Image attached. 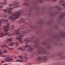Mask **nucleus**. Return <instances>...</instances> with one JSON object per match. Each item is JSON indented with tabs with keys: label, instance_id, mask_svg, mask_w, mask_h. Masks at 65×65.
Segmentation results:
<instances>
[{
	"label": "nucleus",
	"instance_id": "13",
	"mask_svg": "<svg viewBox=\"0 0 65 65\" xmlns=\"http://www.w3.org/2000/svg\"><path fill=\"white\" fill-rule=\"evenodd\" d=\"M20 2H15L14 3V6L15 5H17L18 4H19Z\"/></svg>",
	"mask_w": 65,
	"mask_h": 65
},
{
	"label": "nucleus",
	"instance_id": "4",
	"mask_svg": "<svg viewBox=\"0 0 65 65\" xmlns=\"http://www.w3.org/2000/svg\"><path fill=\"white\" fill-rule=\"evenodd\" d=\"M20 28H18L16 30H14V34H10L8 36V37H9L10 36H12V35H16V36H18L20 34V32H21L22 31H20Z\"/></svg>",
	"mask_w": 65,
	"mask_h": 65
},
{
	"label": "nucleus",
	"instance_id": "33",
	"mask_svg": "<svg viewBox=\"0 0 65 65\" xmlns=\"http://www.w3.org/2000/svg\"><path fill=\"white\" fill-rule=\"evenodd\" d=\"M2 63H4V61L2 60Z\"/></svg>",
	"mask_w": 65,
	"mask_h": 65
},
{
	"label": "nucleus",
	"instance_id": "12",
	"mask_svg": "<svg viewBox=\"0 0 65 65\" xmlns=\"http://www.w3.org/2000/svg\"><path fill=\"white\" fill-rule=\"evenodd\" d=\"M22 5H26V6L27 7H30V5H29V4L27 3L26 2H25L23 3L22 4Z\"/></svg>",
	"mask_w": 65,
	"mask_h": 65
},
{
	"label": "nucleus",
	"instance_id": "23",
	"mask_svg": "<svg viewBox=\"0 0 65 65\" xmlns=\"http://www.w3.org/2000/svg\"><path fill=\"white\" fill-rule=\"evenodd\" d=\"M60 2L61 3H63L64 2V1L63 0H61L60 1Z\"/></svg>",
	"mask_w": 65,
	"mask_h": 65
},
{
	"label": "nucleus",
	"instance_id": "40",
	"mask_svg": "<svg viewBox=\"0 0 65 65\" xmlns=\"http://www.w3.org/2000/svg\"><path fill=\"white\" fill-rule=\"evenodd\" d=\"M33 28V27H31V28Z\"/></svg>",
	"mask_w": 65,
	"mask_h": 65
},
{
	"label": "nucleus",
	"instance_id": "14",
	"mask_svg": "<svg viewBox=\"0 0 65 65\" xmlns=\"http://www.w3.org/2000/svg\"><path fill=\"white\" fill-rule=\"evenodd\" d=\"M3 51L4 53H7L8 52V51L6 49H4Z\"/></svg>",
	"mask_w": 65,
	"mask_h": 65
},
{
	"label": "nucleus",
	"instance_id": "38",
	"mask_svg": "<svg viewBox=\"0 0 65 65\" xmlns=\"http://www.w3.org/2000/svg\"><path fill=\"white\" fill-rule=\"evenodd\" d=\"M54 1H57V0H53Z\"/></svg>",
	"mask_w": 65,
	"mask_h": 65
},
{
	"label": "nucleus",
	"instance_id": "26",
	"mask_svg": "<svg viewBox=\"0 0 65 65\" xmlns=\"http://www.w3.org/2000/svg\"><path fill=\"white\" fill-rule=\"evenodd\" d=\"M62 5L63 6L64 8H65V4H62Z\"/></svg>",
	"mask_w": 65,
	"mask_h": 65
},
{
	"label": "nucleus",
	"instance_id": "6",
	"mask_svg": "<svg viewBox=\"0 0 65 65\" xmlns=\"http://www.w3.org/2000/svg\"><path fill=\"white\" fill-rule=\"evenodd\" d=\"M12 59L10 58V57L9 56H8L7 57L5 58L4 60V61L6 62H8V61H12Z\"/></svg>",
	"mask_w": 65,
	"mask_h": 65
},
{
	"label": "nucleus",
	"instance_id": "8",
	"mask_svg": "<svg viewBox=\"0 0 65 65\" xmlns=\"http://www.w3.org/2000/svg\"><path fill=\"white\" fill-rule=\"evenodd\" d=\"M32 38H31V39L30 38H28L27 39H24V41L25 42H30V40H32Z\"/></svg>",
	"mask_w": 65,
	"mask_h": 65
},
{
	"label": "nucleus",
	"instance_id": "32",
	"mask_svg": "<svg viewBox=\"0 0 65 65\" xmlns=\"http://www.w3.org/2000/svg\"><path fill=\"white\" fill-rule=\"evenodd\" d=\"M3 8V6H0V8Z\"/></svg>",
	"mask_w": 65,
	"mask_h": 65
},
{
	"label": "nucleus",
	"instance_id": "9",
	"mask_svg": "<svg viewBox=\"0 0 65 65\" xmlns=\"http://www.w3.org/2000/svg\"><path fill=\"white\" fill-rule=\"evenodd\" d=\"M7 3V2H6V0H5L4 1L2 2H0V4L2 5H5Z\"/></svg>",
	"mask_w": 65,
	"mask_h": 65
},
{
	"label": "nucleus",
	"instance_id": "41",
	"mask_svg": "<svg viewBox=\"0 0 65 65\" xmlns=\"http://www.w3.org/2000/svg\"><path fill=\"white\" fill-rule=\"evenodd\" d=\"M44 60H45V59H44Z\"/></svg>",
	"mask_w": 65,
	"mask_h": 65
},
{
	"label": "nucleus",
	"instance_id": "37",
	"mask_svg": "<svg viewBox=\"0 0 65 65\" xmlns=\"http://www.w3.org/2000/svg\"><path fill=\"white\" fill-rule=\"evenodd\" d=\"M4 65H8L7 64H4Z\"/></svg>",
	"mask_w": 65,
	"mask_h": 65
},
{
	"label": "nucleus",
	"instance_id": "7",
	"mask_svg": "<svg viewBox=\"0 0 65 65\" xmlns=\"http://www.w3.org/2000/svg\"><path fill=\"white\" fill-rule=\"evenodd\" d=\"M14 44L16 45L17 46H19V44L17 42H15V43L14 42H10L9 44V46H12L13 45H14Z\"/></svg>",
	"mask_w": 65,
	"mask_h": 65
},
{
	"label": "nucleus",
	"instance_id": "29",
	"mask_svg": "<svg viewBox=\"0 0 65 65\" xmlns=\"http://www.w3.org/2000/svg\"><path fill=\"white\" fill-rule=\"evenodd\" d=\"M2 57L4 58L5 57H6V56L5 55H3L2 56Z\"/></svg>",
	"mask_w": 65,
	"mask_h": 65
},
{
	"label": "nucleus",
	"instance_id": "18",
	"mask_svg": "<svg viewBox=\"0 0 65 65\" xmlns=\"http://www.w3.org/2000/svg\"><path fill=\"white\" fill-rule=\"evenodd\" d=\"M28 59H29L28 57H26V56H25V57L24 60L25 61H27L28 60Z\"/></svg>",
	"mask_w": 65,
	"mask_h": 65
},
{
	"label": "nucleus",
	"instance_id": "42",
	"mask_svg": "<svg viewBox=\"0 0 65 65\" xmlns=\"http://www.w3.org/2000/svg\"><path fill=\"white\" fill-rule=\"evenodd\" d=\"M0 11H1V10H0Z\"/></svg>",
	"mask_w": 65,
	"mask_h": 65
},
{
	"label": "nucleus",
	"instance_id": "10",
	"mask_svg": "<svg viewBox=\"0 0 65 65\" xmlns=\"http://www.w3.org/2000/svg\"><path fill=\"white\" fill-rule=\"evenodd\" d=\"M4 46H5V47H6L7 49H8V50H14V49L13 48H9L6 45L4 44H3Z\"/></svg>",
	"mask_w": 65,
	"mask_h": 65
},
{
	"label": "nucleus",
	"instance_id": "44",
	"mask_svg": "<svg viewBox=\"0 0 65 65\" xmlns=\"http://www.w3.org/2000/svg\"><path fill=\"white\" fill-rule=\"evenodd\" d=\"M35 47H36V46H35Z\"/></svg>",
	"mask_w": 65,
	"mask_h": 65
},
{
	"label": "nucleus",
	"instance_id": "24",
	"mask_svg": "<svg viewBox=\"0 0 65 65\" xmlns=\"http://www.w3.org/2000/svg\"><path fill=\"white\" fill-rule=\"evenodd\" d=\"M18 50H20L21 51H22L23 49H22V47H20L19 48Z\"/></svg>",
	"mask_w": 65,
	"mask_h": 65
},
{
	"label": "nucleus",
	"instance_id": "17",
	"mask_svg": "<svg viewBox=\"0 0 65 65\" xmlns=\"http://www.w3.org/2000/svg\"><path fill=\"white\" fill-rule=\"evenodd\" d=\"M14 6V5L13 3H12L11 4H9V7H11V6Z\"/></svg>",
	"mask_w": 65,
	"mask_h": 65
},
{
	"label": "nucleus",
	"instance_id": "25",
	"mask_svg": "<svg viewBox=\"0 0 65 65\" xmlns=\"http://www.w3.org/2000/svg\"><path fill=\"white\" fill-rule=\"evenodd\" d=\"M18 57L20 58H22V56H18Z\"/></svg>",
	"mask_w": 65,
	"mask_h": 65
},
{
	"label": "nucleus",
	"instance_id": "2",
	"mask_svg": "<svg viewBox=\"0 0 65 65\" xmlns=\"http://www.w3.org/2000/svg\"><path fill=\"white\" fill-rule=\"evenodd\" d=\"M7 25L5 26H3V28H4V31L5 33V34L4 33H2L0 34V37H3L4 35H7L9 34V32H8V29H5V28H9V25H10V24L9 23H7L6 24Z\"/></svg>",
	"mask_w": 65,
	"mask_h": 65
},
{
	"label": "nucleus",
	"instance_id": "27",
	"mask_svg": "<svg viewBox=\"0 0 65 65\" xmlns=\"http://www.w3.org/2000/svg\"><path fill=\"white\" fill-rule=\"evenodd\" d=\"M24 19H22L21 20V22H24Z\"/></svg>",
	"mask_w": 65,
	"mask_h": 65
},
{
	"label": "nucleus",
	"instance_id": "35",
	"mask_svg": "<svg viewBox=\"0 0 65 65\" xmlns=\"http://www.w3.org/2000/svg\"><path fill=\"white\" fill-rule=\"evenodd\" d=\"M0 46H1V47H3V46L2 45H0Z\"/></svg>",
	"mask_w": 65,
	"mask_h": 65
},
{
	"label": "nucleus",
	"instance_id": "28",
	"mask_svg": "<svg viewBox=\"0 0 65 65\" xmlns=\"http://www.w3.org/2000/svg\"><path fill=\"white\" fill-rule=\"evenodd\" d=\"M38 1L39 2H42V0H38Z\"/></svg>",
	"mask_w": 65,
	"mask_h": 65
},
{
	"label": "nucleus",
	"instance_id": "16",
	"mask_svg": "<svg viewBox=\"0 0 65 65\" xmlns=\"http://www.w3.org/2000/svg\"><path fill=\"white\" fill-rule=\"evenodd\" d=\"M8 11V9L7 8L6 9H5L3 10V11L4 12H7Z\"/></svg>",
	"mask_w": 65,
	"mask_h": 65
},
{
	"label": "nucleus",
	"instance_id": "3",
	"mask_svg": "<svg viewBox=\"0 0 65 65\" xmlns=\"http://www.w3.org/2000/svg\"><path fill=\"white\" fill-rule=\"evenodd\" d=\"M28 32H29L28 31H27L26 32H25V31H23L20 32V33H19V35L18 37H16V39H18V40H20L19 41V42H20V43H23V41H22V40H21L22 39L21 37L24 36L25 34L26 33H28Z\"/></svg>",
	"mask_w": 65,
	"mask_h": 65
},
{
	"label": "nucleus",
	"instance_id": "30",
	"mask_svg": "<svg viewBox=\"0 0 65 65\" xmlns=\"http://www.w3.org/2000/svg\"><path fill=\"white\" fill-rule=\"evenodd\" d=\"M8 39H7L6 40V42H7V43H9V41H8Z\"/></svg>",
	"mask_w": 65,
	"mask_h": 65
},
{
	"label": "nucleus",
	"instance_id": "36",
	"mask_svg": "<svg viewBox=\"0 0 65 65\" xmlns=\"http://www.w3.org/2000/svg\"><path fill=\"white\" fill-rule=\"evenodd\" d=\"M2 30V28H0V30Z\"/></svg>",
	"mask_w": 65,
	"mask_h": 65
},
{
	"label": "nucleus",
	"instance_id": "34",
	"mask_svg": "<svg viewBox=\"0 0 65 65\" xmlns=\"http://www.w3.org/2000/svg\"><path fill=\"white\" fill-rule=\"evenodd\" d=\"M21 59L22 60V61H24V59H23V58Z\"/></svg>",
	"mask_w": 65,
	"mask_h": 65
},
{
	"label": "nucleus",
	"instance_id": "39",
	"mask_svg": "<svg viewBox=\"0 0 65 65\" xmlns=\"http://www.w3.org/2000/svg\"><path fill=\"white\" fill-rule=\"evenodd\" d=\"M24 1H26V0H24Z\"/></svg>",
	"mask_w": 65,
	"mask_h": 65
},
{
	"label": "nucleus",
	"instance_id": "1",
	"mask_svg": "<svg viewBox=\"0 0 65 65\" xmlns=\"http://www.w3.org/2000/svg\"><path fill=\"white\" fill-rule=\"evenodd\" d=\"M20 7V5H15L12 8H8V13L10 14L12 16H10L8 20H12V21H15L16 19H18L20 17V13L21 12H22V10H19L16 11L14 13H12L11 12V11H9L12 10L13 9L15 8H18Z\"/></svg>",
	"mask_w": 65,
	"mask_h": 65
},
{
	"label": "nucleus",
	"instance_id": "22",
	"mask_svg": "<svg viewBox=\"0 0 65 65\" xmlns=\"http://www.w3.org/2000/svg\"><path fill=\"white\" fill-rule=\"evenodd\" d=\"M8 22V20L7 19H6L5 20V22Z\"/></svg>",
	"mask_w": 65,
	"mask_h": 65
},
{
	"label": "nucleus",
	"instance_id": "15",
	"mask_svg": "<svg viewBox=\"0 0 65 65\" xmlns=\"http://www.w3.org/2000/svg\"><path fill=\"white\" fill-rule=\"evenodd\" d=\"M14 26L13 25H12L11 26V30H14Z\"/></svg>",
	"mask_w": 65,
	"mask_h": 65
},
{
	"label": "nucleus",
	"instance_id": "11",
	"mask_svg": "<svg viewBox=\"0 0 65 65\" xmlns=\"http://www.w3.org/2000/svg\"><path fill=\"white\" fill-rule=\"evenodd\" d=\"M5 19L3 18L1 20H0V26H2V22H5Z\"/></svg>",
	"mask_w": 65,
	"mask_h": 65
},
{
	"label": "nucleus",
	"instance_id": "43",
	"mask_svg": "<svg viewBox=\"0 0 65 65\" xmlns=\"http://www.w3.org/2000/svg\"><path fill=\"white\" fill-rule=\"evenodd\" d=\"M40 60H41V59H40Z\"/></svg>",
	"mask_w": 65,
	"mask_h": 65
},
{
	"label": "nucleus",
	"instance_id": "31",
	"mask_svg": "<svg viewBox=\"0 0 65 65\" xmlns=\"http://www.w3.org/2000/svg\"><path fill=\"white\" fill-rule=\"evenodd\" d=\"M34 42H35V43H36V44H37V41H35Z\"/></svg>",
	"mask_w": 65,
	"mask_h": 65
},
{
	"label": "nucleus",
	"instance_id": "19",
	"mask_svg": "<svg viewBox=\"0 0 65 65\" xmlns=\"http://www.w3.org/2000/svg\"><path fill=\"white\" fill-rule=\"evenodd\" d=\"M16 61L17 62H23V61H22L21 60H16Z\"/></svg>",
	"mask_w": 65,
	"mask_h": 65
},
{
	"label": "nucleus",
	"instance_id": "20",
	"mask_svg": "<svg viewBox=\"0 0 65 65\" xmlns=\"http://www.w3.org/2000/svg\"><path fill=\"white\" fill-rule=\"evenodd\" d=\"M8 40L9 42H11V41H12V39H11V38H10Z\"/></svg>",
	"mask_w": 65,
	"mask_h": 65
},
{
	"label": "nucleus",
	"instance_id": "5",
	"mask_svg": "<svg viewBox=\"0 0 65 65\" xmlns=\"http://www.w3.org/2000/svg\"><path fill=\"white\" fill-rule=\"evenodd\" d=\"M28 47V49L26 50V51H29V52H31L33 49L31 47V45H28V44H26L25 46L24 47V49H26Z\"/></svg>",
	"mask_w": 65,
	"mask_h": 65
},
{
	"label": "nucleus",
	"instance_id": "21",
	"mask_svg": "<svg viewBox=\"0 0 65 65\" xmlns=\"http://www.w3.org/2000/svg\"><path fill=\"white\" fill-rule=\"evenodd\" d=\"M3 16L4 17V18H7V15L5 14H4Z\"/></svg>",
	"mask_w": 65,
	"mask_h": 65
}]
</instances>
